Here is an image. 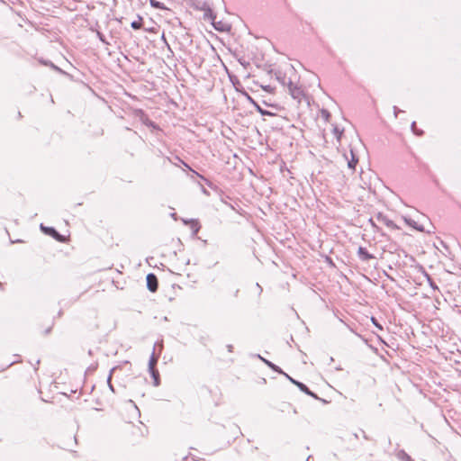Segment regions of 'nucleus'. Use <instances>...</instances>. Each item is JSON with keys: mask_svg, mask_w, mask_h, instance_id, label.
Masks as SVG:
<instances>
[{"mask_svg": "<svg viewBox=\"0 0 461 461\" xmlns=\"http://www.w3.org/2000/svg\"><path fill=\"white\" fill-rule=\"evenodd\" d=\"M424 276L429 285V286L434 290V291H438V285H436V283L432 280V278L430 277V276L427 273H424Z\"/></svg>", "mask_w": 461, "mask_h": 461, "instance_id": "9b49d317", "label": "nucleus"}, {"mask_svg": "<svg viewBox=\"0 0 461 461\" xmlns=\"http://www.w3.org/2000/svg\"><path fill=\"white\" fill-rule=\"evenodd\" d=\"M149 373H150L151 376L154 379V385L155 386H158L159 385V374H158V371L157 369H151V370H149Z\"/></svg>", "mask_w": 461, "mask_h": 461, "instance_id": "9d476101", "label": "nucleus"}, {"mask_svg": "<svg viewBox=\"0 0 461 461\" xmlns=\"http://www.w3.org/2000/svg\"><path fill=\"white\" fill-rule=\"evenodd\" d=\"M350 158L348 154H344L345 159L348 161V167L349 169L354 170L356 168L357 164L358 163V158L354 154L353 150L350 149Z\"/></svg>", "mask_w": 461, "mask_h": 461, "instance_id": "20e7f679", "label": "nucleus"}, {"mask_svg": "<svg viewBox=\"0 0 461 461\" xmlns=\"http://www.w3.org/2000/svg\"><path fill=\"white\" fill-rule=\"evenodd\" d=\"M114 370H115V367L111 369L110 374H109L108 378H107V383H108L109 388L113 392H114V389H113V384L111 383V380H112V375H113V373Z\"/></svg>", "mask_w": 461, "mask_h": 461, "instance_id": "f3484780", "label": "nucleus"}, {"mask_svg": "<svg viewBox=\"0 0 461 461\" xmlns=\"http://www.w3.org/2000/svg\"><path fill=\"white\" fill-rule=\"evenodd\" d=\"M158 357L155 355V353L153 352L150 356V358H149V369L151 370V369H156V365H157V362H158Z\"/></svg>", "mask_w": 461, "mask_h": 461, "instance_id": "1a4fd4ad", "label": "nucleus"}, {"mask_svg": "<svg viewBox=\"0 0 461 461\" xmlns=\"http://www.w3.org/2000/svg\"><path fill=\"white\" fill-rule=\"evenodd\" d=\"M41 230L45 233L51 237H53L58 241H64L65 239L62 235H60L53 227H46L42 223L41 224Z\"/></svg>", "mask_w": 461, "mask_h": 461, "instance_id": "f03ea898", "label": "nucleus"}, {"mask_svg": "<svg viewBox=\"0 0 461 461\" xmlns=\"http://www.w3.org/2000/svg\"><path fill=\"white\" fill-rule=\"evenodd\" d=\"M0 287H2V283L0 282Z\"/></svg>", "mask_w": 461, "mask_h": 461, "instance_id": "c85d7f7f", "label": "nucleus"}, {"mask_svg": "<svg viewBox=\"0 0 461 461\" xmlns=\"http://www.w3.org/2000/svg\"><path fill=\"white\" fill-rule=\"evenodd\" d=\"M146 281H147V287L150 292L154 293L158 290V281L156 275H154L152 273L148 274L147 277H146Z\"/></svg>", "mask_w": 461, "mask_h": 461, "instance_id": "7ed1b4c3", "label": "nucleus"}, {"mask_svg": "<svg viewBox=\"0 0 461 461\" xmlns=\"http://www.w3.org/2000/svg\"><path fill=\"white\" fill-rule=\"evenodd\" d=\"M411 130L413 131V132L416 134V135H422L423 131H419V130H416V122H413L411 123Z\"/></svg>", "mask_w": 461, "mask_h": 461, "instance_id": "aec40b11", "label": "nucleus"}, {"mask_svg": "<svg viewBox=\"0 0 461 461\" xmlns=\"http://www.w3.org/2000/svg\"><path fill=\"white\" fill-rule=\"evenodd\" d=\"M343 130H340L338 126H334L333 128V133L338 140V142H340L341 136L343 134Z\"/></svg>", "mask_w": 461, "mask_h": 461, "instance_id": "2eb2a0df", "label": "nucleus"}, {"mask_svg": "<svg viewBox=\"0 0 461 461\" xmlns=\"http://www.w3.org/2000/svg\"><path fill=\"white\" fill-rule=\"evenodd\" d=\"M285 376L294 384H295L302 392L305 393L306 394L308 395H311L314 398H317L316 394L314 393H312L304 384L299 382V381H296L294 380V378H292L290 375H288L287 374H285Z\"/></svg>", "mask_w": 461, "mask_h": 461, "instance_id": "f257e3e1", "label": "nucleus"}, {"mask_svg": "<svg viewBox=\"0 0 461 461\" xmlns=\"http://www.w3.org/2000/svg\"><path fill=\"white\" fill-rule=\"evenodd\" d=\"M377 220L384 223L388 227H394V223L393 221L389 220L386 216L383 215L382 213H379L377 215Z\"/></svg>", "mask_w": 461, "mask_h": 461, "instance_id": "6e6552de", "label": "nucleus"}, {"mask_svg": "<svg viewBox=\"0 0 461 461\" xmlns=\"http://www.w3.org/2000/svg\"><path fill=\"white\" fill-rule=\"evenodd\" d=\"M321 116L324 118L325 121H329L330 118V113L327 110H321Z\"/></svg>", "mask_w": 461, "mask_h": 461, "instance_id": "6ab92c4d", "label": "nucleus"}, {"mask_svg": "<svg viewBox=\"0 0 461 461\" xmlns=\"http://www.w3.org/2000/svg\"><path fill=\"white\" fill-rule=\"evenodd\" d=\"M398 457L402 460V461H413L411 459V457L403 450H401L399 453H398Z\"/></svg>", "mask_w": 461, "mask_h": 461, "instance_id": "ddd939ff", "label": "nucleus"}, {"mask_svg": "<svg viewBox=\"0 0 461 461\" xmlns=\"http://www.w3.org/2000/svg\"><path fill=\"white\" fill-rule=\"evenodd\" d=\"M371 321L375 327H377L379 330H383V327L378 323L375 318L372 317Z\"/></svg>", "mask_w": 461, "mask_h": 461, "instance_id": "5701e85b", "label": "nucleus"}, {"mask_svg": "<svg viewBox=\"0 0 461 461\" xmlns=\"http://www.w3.org/2000/svg\"><path fill=\"white\" fill-rule=\"evenodd\" d=\"M256 106H257V110H258V111L262 115H267H267H270V114H271V113H269V112H267V111H266V110L262 109L259 105L256 104Z\"/></svg>", "mask_w": 461, "mask_h": 461, "instance_id": "412c9836", "label": "nucleus"}, {"mask_svg": "<svg viewBox=\"0 0 461 461\" xmlns=\"http://www.w3.org/2000/svg\"><path fill=\"white\" fill-rule=\"evenodd\" d=\"M191 222V228L193 230L194 234H196L200 230V225L197 221H190Z\"/></svg>", "mask_w": 461, "mask_h": 461, "instance_id": "dca6fc26", "label": "nucleus"}, {"mask_svg": "<svg viewBox=\"0 0 461 461\" xmlns=\"http://www.w3.org/2000/svg\"><path fill=\"white\" fill-rule=\"evenodd\" d=\"M287 84H288L289 91H290V94L292 95V96L294 98H300V96L302 95V90L299 87H297L296 86H294L290 79Z\"/></svg>", "mask_w": 461, "mask_h": 461, "instance_id": "423d86ee", "label": "nucleus"}, {"mask_svg": "<svg viewBox=\"0 0 461 461\" xmlns=\"http://www.w3.org/2000/svg\"><path fill=\"white\" fill-rule=\"evenodd\" d=\"M407 223H408L410 226H412L413 228H415V229H417V230H420V231H422V230H423L422 227L418 226L414 221H411V220L407 221Z\"/></svg>", "mask_w": 461, "mask_h": 461, "instance_id": "a211bd4d", "label": "nucleus"}, {"mask_svg": "<svg viewBox=\"0 0 461 461\" xmlns=\"http://www.w3.org/2000/svg\"><path fill=\"white\" fill-rule=\"evenodd\" d=\"M258 357L266 364L272 370L276 371V372H278L280 374H283L285 375V372H283V370L277 366L276 365L273 364L272 362L263 358L262 357L258 356Z\"/></svg>", "mask_w": 461, "mask_h": 461, "instance_id": "0eeeda50", "label": "nucleus"}, {"mask_svg": "<svg viewBox=\"0 0 461 461\" xmlns=\"http://www.w3.org/2000/svg\"><path fill=\"white\" fill-rule=\"evenodd\" d=\"M131 26L133 30H140L142 27V18L140 16H139V20L133 21L131 23Z\"/></svg>", "mask_w": 461, "mask_h": 461, "instance_id": "4468645a", "label": "nucleus"}, {"mask_svg": "<svg viewBox=\"0 0 461 461\" xmlns=\"http://www.w3.org/2000/svg\"><path fill=\"white\" fill-rule=\"evenodd\" d=\"M97 37L99 38V40H100L102 42H104V43H105V44H108V42L106 41V40H105V38H104V34H103V33H101L100 32H97Z\"/></svg>", "mask_w": 461, "mask_h": 461, "instance_id": "4be33fe9", "label": "nucleus"}, {"mask_svg": "<svg viewBox=\"0 0 461 461\" xmlns=\"http://www.w3.org/2000/svg\"><path fill=\"white\" fill-rule=\"evenodd\" d=\"M402 111L397 107V106H393V113H394V117L397 118L398 116V113H401Z\"/></svg>", "mask_w": 461, "mask_h": 461, "instance_id": "b1692460", "label": "nucleus"}, {"mask_svg": "<svg viewBox=\"0 0 461 461\" xmlns=\"http://www.w3.org/2000/svg\"><path fill=\"white\" fill-rule=\"evenodd\" d=\"M227 348H228L229 352H232L233 347H232V345H228Z\"/></svg>", "mask_w": 461, "mask_h": 461, "instance_id": "a878e982", "label": "nucleus"}, {"mask_svg": "<svg viewBox=\"0 0 461 461\" xmlns=\"http://www.w3.org/2000/svg\"><path fill=\"white\" fill-rule=\"evenodd\" d=\"M357 256L362 261H368L375 258L374 255L370 254L364 247L358 248Z\"/></svg>", "mask_w": 461, "mask_h": 461, "instance_id": "39448f33", "label": "nucleus"}, {"mask_svg": "<svg viewBox=\"0 0 461 461\" xmlns=\"http://www.w3.org/2000/svg\"><path fill=\"white\" fill-rule=\"evenodd\" d=\"M311 457H312V456H309L307 457L306 461H310Z\"/></svg>", "mask_w": 461, "mask_h": 461, "instance_id": "cd10ccee", "label": "nucleus"}, {"mask_svg": "<svg viewBox=\"0 0 461 461\" xmlns=\"http://www.w3.org/2000/svg\"><path fill=\"white\" fill-rule=\"evenodd\" d=\"M257 286L258 287L259 291H262V288L259 286V284H257Z\"/></svg>", "mask_w": 461, "mask_h": 461, "instance_id": "bb28decb", "label": "nucleus"}, {"mask_svg": "<svg viewBox=\"0 0 461 461\" xmlns=\"http://www.w3.org/2000/svg\"><path fill=\"white\" fill-rule=\"evenodd\" d=\"M201 9H202V10H208V11H210V12H211L210 8H209V7H207L206 3H203V6L201 7Z\"/></svg>", "mask_w": 461, "mask_h": 461, "instance_id": "393cba45", "label": "nucleus"}, {"mask_svg": "<svg viewBox=\"0 0 461 461\" xmlns=\"http://www.w3.org/2000/svg\"><path fill=\"white\" fill-rule=\"evenodd\" d=\"M149 4L152 7L156 8V9H160V10H164L166 9L165 5L163 3L161 2H158L157 0H149Z\"/></svg>", "mask_w": 461, "mask_h": 461, "instance_id": "f8f14e48", "label": "nucleus"}]
</instances>
